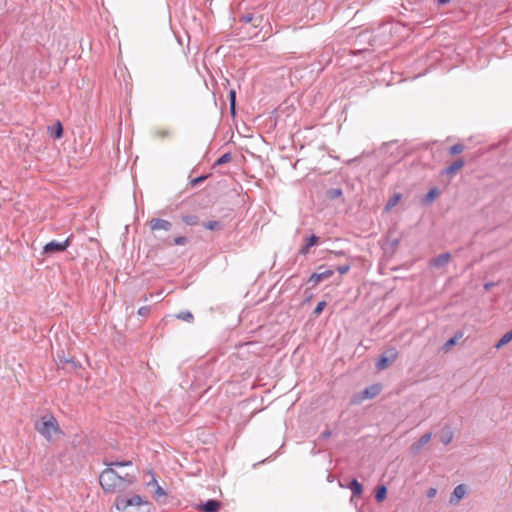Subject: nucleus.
Returning a JSON list of instances; mask_svg holds the SVG:
<instances>
[{
    "instance_id": "obj_21",
    "label": "nucleus",
    "mask_w": 512,
    "mask_h": 512,
    "mask_svg": "<svg viewBox=\"0 0 512 512\" xmlns=\"http://www.w3.org/2000/svg\"><path fill=\"white\" fill-rule=\"evenodd\" d=\"M439 194V191L437 188H432L428 191V193L425 195L424 202L425 203H431Z\"/></svg>"
},
{
    "instance_id": "obj_14",
    "label": "nucleus",
    "mask_w": 512,
    "mask_h": 512,
    "mask_svg": "<svg viewBox=\"0 0 512 512\" xmlns=\"http://www.w3.org/2000/svg\"><path fill=\"white\" fill-rule=\"evenodd\" d=\"M453 437H454V432L452 431V429L449 426L443 427V429L441 430V433H440V441L444 445H448L453 440Z\"/></svg>"
},
{
    "instance_id": "obj_19",
    "label": "nucleus",
    "mask_w": 512,
    "mask_h": 512,
    "mask_svg": "<svg viewBox=\"0 0 512 512\" xmlns=\"http://www.w3.org/2000/svg\"><path fill=\"white\" fill-rule=\"evenodd\" d=\"M131 506V501L126 497L118 496L115 501V507L119 511H125L128 507Z\"/></svg>"
},
{
    "instance_id": "obj_15",
    "label": "nucleus",
    "mask_w": 512,
    "mask_h": 512,
    "mask_svg": "<svg viewBox=\"0 0 512 512\" xmlns=\"http://www.w3.org/2000/svg\"><path fill=\"white\" fill-rule=\"evenodd\" d=\"M351 492L353 497H360L363 492L362 484L355 478H353L347 486Z\"/></svg>"
},
{
    "instance_id": "obj_45",
    "label": "nucleus",
    "mask_w": 512,
    "mask_h": 512,
    "mask_svg": "<svg viewBox=\"0 0 512 512\" xmlns=\"http://www.w3.org/2000/svg\"><path fill=\"white\" fill-rule=\"evenodd\" d=\"M161 136H162V137H168V136H170V132H169V131H167V130H166V131H163V132L161 133Z\"/></svg>"
},
{
    "instance_id": "obj_18",
    "label": "nucleus",
    "mask_w": 512,
    "mask_h": 512,
    "mask_svg": "<svg viewBox=\"0 0 512 512\" xmlns=\"http://www.w3.org/2000/svg\"><path fill=\"white\" fill-rule=\"evenodd\" d=\"M49 135L54 139H60L63 136V127L60 121H57L54 126L48 128Z\"/></svg>"
},
{
    "instance_id": "obj_7",
    "label": "nucleus",
    "mask_w": 512,
    "mask_h": 512,
    "mask_svg": "<svg viewBox=\"0 0 512 512\" xmlns=\"http://www.w3.org/2000/svg\"><path fill=\"white\" fill-rule=\"evenodd\" d=\"M467 493V488L464 484L457 485L450 497V504H457Z\"/></svg>"
},
{
    "instance_id": "obj_12",
    "label": "nucleus",
    "mask_w": 512,
    "mask_h": 512,
    "mask_svg": "<svg viewBox=\"0 0 512 512\" xmlns=\"http://www.w3.org/2000/svg\"><path fill=\"white\" fill-rule=\"evenodd\" d=\"M334 271L332 269H326L320 273H313L309 278V282H313L314 284L319 283L320 281L326 280L333 275Z\"/></svg>"
},
{
    "instance_id": "obj_6",
    "label": "nucleus",
    "mask_w": 512,
    "mask_h": 512,
    "mask_svg": "<svg viewBox=\"0 0 512 512\" xmlns=\"http://www.w3.org/2000/svg\"><path fill=\"white\" fill-rule=\"evenodd\" d=\"M432 433L428 432L423 434L416 442L411 445V452L418 454L421 449L431 440Z\"/></svg>"
},
{
    "instance_id": "obj_13",
    "label": "nucleus",
    "mask_w": 512,
    "mask_h": 512,
    "mask_svg": "<svg viewBox=\"0 0 512 512\" xmlns=\"http://www.w3.org/2000/svg\"><path fill=\"white\" fill-rule=\"evenodd\" d=\"M319 241V237L312 234L311 236H309L307 239H306V243L304 246L301 247V249L299 250V253L302 254V255H306L309 253V249L316 245Z\"/></svg>"
},
{
    "instance_id": "obj_3",
    "label": "nucleus",
    "mask_w": 512,
    "mask_h": 512,
    "mask_svg": "<svg viewBox=\"0 0 512 512\" xmlns=\"http://www.w3.org/2000/svg\"><path fill=\"white\" fill-rule=\"evenodd\" d=\"M398 357V351L395 347L386 349L378 358L375 366L378 370H384L389 367Z\"/></svg>"
},
{
    "instance_id": "obj_24",
    "label": "nucleus",
    "mask_w": 512,
    "mask_h": 512,
    "mask_svg": "<svg viewBox=\"0 0 512 512\" xmlns=\"http://www.w3.org/2000/svg\"><path fill=\"white\" fill-rule=\"evenodd\" d=\"M232 159V155L231 153H225L223 154L221 157H219L216 162H215V166H220V165H223V164H226L228 162H230Z\"/></svg>"
},
{
    "instance_id": "obj_16",
    "label": "nucleus",
    "mask_w": 512,
    "mask_h": 512,
    "mask_svg": "<svg viewBox=\"0 0 512 512\" xmlns=\"http://www.w3.org/2000/svg\"><path fill=\"white\" fill-rule=\"evenodd\" d=\"M401 198H402L401 193L393 194L387 201V203L384 207V212H386V213L390 212L400 202Z\"/></svg>"
},
{
    "instance_id": "obj_22",
    "label": "nucleus",
    "mask_w": 512,
    "mask_h": 512,
    "mask_svg": "<svg viewBox=\"0 0 512 512\" xmlns=\"http://www.w3.org/2000/svg\"><path fill=\"white\" fill-rule=\"evenodd\" d=\"M182 220L189 226H195L198 224V217L196 215H185L182 217Z\"/></svg>"
},
{
    "instance_id": "obj_47",
    "label": "nucleus",
    "mask_w": 512,
    "mask_h": 512,
    "mask_svg": "<svg viewBox=\"0 0 512 512\" xmlns=\"http://www.w3.org/2000/svg\"><path fill=\"white\" fill-rule=\"evenodd\" d=\"M255 23H259V20H253L251 24L254 26Z\"/></svg>"
},
{
    "instance_id": "obj_35",
    "label": "nucleus",
    "mask_w": 512,
    "mask_h": 512,
    "mask_svg": "<svg viewBox=\"0 0 512 512\" xmlns=\"http://www.w3.org/2000/svg\"><path fill=\"white\" fill-rule=\"evenodd\" d=\"M150 313V307L149 306H142L138 309V314L142 317L148 316Z\"/></svg>"
},
{
    "instance_id": "obj_11",
    "label": "nucleus",
    "mask_w": 512,
    "mask_h": 512,
    "mask_svg": "<svg viewBox=\"0 0 512 512\" xmlns=\"http://www.w3.org/2000/svg\"><path fill=\"white\" fill-rule=\"evenodd\" d=\"M381 392V386L379 384H374L369 387H366L361 392L362 399H372L376 397Z\"/></svg>"
},
{
    "instance_id": "obj_38",
    "label": "nucleus",
    "mask_w": 512,
    "mask_h": 512,
    "mask_svg": "<svg viewBox=\"0 0 512 512\" xmlns=\"http://www.w3.org/2000/svg\"><path fill=\"white\" fill-rule=\"evenodd\" d=\"M508 344V342L503 338V336L500 338V340L497 342V344L495 345V348L496 349H500L501 347H503L504 345Z\"/></svg>"
},
{
    "instance_id": "obj_26",
    "label": "nucleus",
    "mask_w": 512,
    "mask_h": 512,
    "mask_svg": "<svg viewBox=\"0 0 512 512\" xmlns=\"http://www.w3.org/2000/svg\"><path fill=\"white\" fill-rule=\"evenodd\" d=\"M465 147L463 144L457 143L449 148V154L456 155L464 151Z\"/></svg>"
},
{
    "instance_id": "obj_48",
    "label": "nucleus",
    "mask_w": 512,
    "mask_h": 512,
    "mask_svg": "<svg viewBox=\"0 0 512 512\" xmlns=\"http://www.w3.org/2000/svg\"><path fill=\"white\" fill-rule=\"evenodd\" d=\"M394 246L398 244V240H394L393 243H392Z\"/></svg>"
},
{
    "instance_id": "obj_39",
    "label": "nucleus",
    "mask_w": 512,
    "mask_h": 512,
    "mask_svg": "<svg viewBox=\"0 0 512 512\" xmlns=\"http://www.w3.org/2000/svg\"><path fill=\"white\" fill-rule=\"evenodd\" d=\"M503 338L509 343L512 341V329L503 335Z\"/></svg>"
},
{
    "instance_id": "obj_33",
    "label": "nucleus",
    "mask_w": 512,
    "mask_h": 512,
    "mask_svg": "<svg viewBox=\"0 0 512 512\" xmlns=\"http://www.w3.org/2000/svg\"><path fill=\"white\" fill-rule=\"evenodd\" d=\"M154 488H155V490H154V494H155V496H156V497H158V498H159V497H164V496H166V492H165V490H164V489H163L159 484H158V485H156Z\"/></svg>"
},
{
    "instance_id": "obj_8",
    "label": "nucleus",
    "mask_w": 512,
    "mask_h": 512,
    "mask_svg": "<svg viewBox=\"0 0 512 512\" xmlns=\"http://www.w3.org/2000/svg\"><path fill=\"white\" fill-rule=\"evenodd\" d=\"M151 230H165L169 231L172 228L171 222L165 219L154 218L150 221Z\"/></svg>"
},
{
    "instance_id": "obj_29",
    "label": "nucleus",
    "mask_w": 512,
    "mask_h": 512,
    "mask_svg": "<svg viewBox=\"0 0 512 512\" xmlns=\"http://www.w3.org/2000/svg\"><path fill=\"white\" fill-rule=\"evenodd\" d=\"M127 499L131 501V506H139L144 503V500L139 495H134Z\"/></svg>"
},
{
    "instance_id": "obj_44",
    "label": "nucleus",
    "mask_w": 512,
    "mask_h": 512,
    "mask_svg": "<svg viewBox=\"0 0 512 512\" xmlns=\"http://www.w3.org/2000/svg\"><path fill=\"white\" fill-rule=\"evenodd\" d=\"M450 1H451V0H437V3H438L439 5H445V4L449 3Z\"/></svg>"
},
{
    "instance_id": "obj_25",
    "label": "nucleus",
    "mask_w": 512,
    "mask_h": 512,
    "mask_svg": "<svg viewBox=\"0 0 512 512\" xmlns=\"http://www.w3.org/2000/svg\"><path fill=\"white\" fill-rule=\"evenodd\" d=\"M229 101H230V110L232 115L235 114V106H236V92L235 90H230L229 92Z\"/></svg>"
},
{
    "instance_id": "obj_43",
    "label": "nucleus",
    "mask_w": 512,
    "mask_h": 512,
    "mask_svg": "<svg viewBox=\"0 0 512 512\" xmlns=\"http://www.w3.org/2000/svg\"><path fill=\"white\" fill-rule=\"evenodd\" d=\"M493 286H494V283H493V282H489V283H486V284L484 285V288H485V290H489V289H490L491 287H493Z\"/></svg>"
},
{
    "instance_id": "obj_31",
    "label": "nucleus",
    "mask_w": 512,
    "mask_h": 512,
    "mask_svg": "<svg viewBox=\"0 0 512 512\" xmlns=\"http://www.w3.org/2000/svg\"><path fill=\"white\" fill-rule=\"evenodd\" d=\"M188 242V239L185 236H177L173 239L174 245H185Z\"/></svg>"
},
{
    "instance_id": "obj_5",
    "label": "nucleus",
    "mask_w": 512,
    "mask_h": 512,
    "mask_svg": "<svg viewBox=\"0 0 512 512\" xmlns=\"http://www.w3.org/2000/svg\"><path fill=\"white\" fill-rule=\"evenodd\" d=\"M465 165V161L463 158H458L453 163H451L449 166H447L444 170H442V175H447L450 178L454 177L457 172L463 168Z\"/></svg>"
},
{
    "instance_id": "obj_30",
    "label": "nucleus",
    "mask_w": 512,
    "mask_h": 512,
    "mask_svg": "<svg viewBox=\"0 0 512 512\" xmlns=\"http://www.w3.org/2000/svg\"><path fill=\"white\" fill-rule=\"evenodd\" d=\"M326 307V302L325 301H320L317 306L315 307L314 311H313V314L317 317L319 316L323 309Z\"/></svg>"
},
{
    "instance_id": "obj_17",
    "label": "nucleus",
    "mask_w": 512,
    "mask_h": 512,
    "mask_svg": "<svg viewBox=\"0 0 512 512\" xmlns=\"http://www.w3.org/2000/svg\"><path fill=\"white\" fill-rule=\"evenodd\" d=\"M253 20H259V23H255L254 24V27H259L261 26L264 18L262 15H258V16H255L254 14L252 13H247V14H244L241 16L240 18V21L244 22V23H252Z\"/></svg>"
},
{
    "instance_id": "obj_1",
    "label": "nucleus",
    "mask_w": 512,
    "mask_h": 512,
    "mask_svg": "<svg viewBox=\"0 0 512 512\" xmlns=\"http://www.w3.org/2000/svg\"><path fill=\"white\" fill-rule=\"evenodd\" d=\"M108 467L102 471L99 476V483L102 489L107 493L122 492L128 489L136 482L135 471L121 474L113 467H133L130 460L112 461L106 464Z\"/></svg>"
},
{
    "instance_id": "obj_10",
    "label": "nucleus",
    "mask_w": 512,
    "mask_h": 512,
    "mask_svg": "<svg viewBox=\"0 0 512 512\" xmlns=\"http://www.w3.org/2000/svg\"><path fill=\"white\" fill-rule=\"evenodd\" d=\"M198 509L203 512H218L220 509V502L215 499H210L205 503L200 504Z\"/></svg>"
},
{
    "instance_id": "obj_40",
    "label": "nucleus",
    "mask_w": 512,
    "mask_h": 512,
    "mask_svg": "<svg viewBox=\"0 0 512 512\" xmlns=\"http://www.w3.org/2000/svg\"><path fill=\"white\" fill-rule=\"evenodd\" d=\"M456 341H457V340H456V338H455V337L450 338V339L445 343V346H446L447 348H448V347H451V346H453V345H455V344H456Z\"/></svg>"
},
{
    "instance_id": "obj_2",
    "label": "nucleus",
    "mask_w": 512,
    "mask_h": 512,
    "mask_svg": "<svg viewBox=\"0 0 512 512\" xmlns=\"http://www.w3.org/2000/svg\"><path fill=\"white\" fill-rule=\"evenodd\" d=\"M35 429L47 441H51L55 434L61 433V429L56 418L51 414L42 416L40 421L36 422Z\"/></svg>"
},
{
    "instance_id": "obj_34",
    "label": "nucleus",
    "mask_w": 512,
    "mask_h": 512,
    "mask_svg": "<svg viewBox=\"0 0 512 512\" xmlns=\"http://www.w3.org/2000/svg\"><path fill=\"white\" fill-rule=\"evenodd\" d=\"M206 178H207V176H206V175H201V176H199V177H197V178L192 179V180L190 181V184H191V186H192V187H194V186H196V185H198V184L202 183L204 180H206Z\"/></svg>"
},
{
    "instance_id": "obj_20",
    "label": "nucleus",
    "mask_w": 512,
    "mask_h": 512,
    "mask_svg": "<svg viewBox=\"0 0 512 512\" xmlns=\"http://www.w3.org/2000/svg\"><path fill=\"white\" fill-rule=\"evenodd\" d=\"M387 495V488L384 485H380L376 489L375 499L377 502H382Z\"/></svg>"
},
{
    "instance_id": "obj_36",
    "label": "nucleus",
    "mask_w": 512,
    "mask_h": 512,
    "mask_svg": "<svg viewBox=\"0 0 512 512\" xmlns=\"http://www.w3.org/2000/svg\"><path fill=\"white\" fill-rule=\"evenodd\" d=\"M148 474L151 476V480H150V481H148V482L146 483V485H147V486H153V487H155L156 485H158V482H157V480H156V478H155V474H154V472L150 470V471H148Z\"/></svg>"
},
{
    "instance_id": "obj_23",
    "label": "nucleus",
    "mask_w": 512,
    "mask_h": 512,
    "mask_svg": "<svg viewBox=\"0 0 512 512\" xmlns=\"http://www.w3.org/2000/svg\"><path fill=\"white\" fill-rule=\"evenodd\" d=\"M176 317L180 320L186 321V322H192L194 320V316L189 311H182L179 312Z\"/></svg>"
},
{
    "instance_id": "obj_4",
    "label": "nucleus",
    "mask_w": 512,
    "mask_h": 512,
    "mask_svg": "<svg viewBox=\"0 0 512 512\" xmlns=\"http://www.w3.org/2000/svg\"><path fill=\"white\" fill-rule=\"evenodd\" d=\"M69 246H70V237L66 238L62 242H58V241L53 240V241L47 243L43 247V253L47 254V255H51V254H54V253L63 252Z\"/></svg>"
},
{
    "instance_id": "obj_32",
    "label": "nucleus",
    "mask_w": 512,
    "mask_h": 512,
    "mask_svg": "<svg viewBox=\"0 0 512 512\" xmlns=\"http://www.w3.org/2000/svg\"><path fill=\"white\" fill-rule=\"evenodd\" d=\"M59 363L60 364H64V363L70 364L73 369H76L78 367L77 363L74 361L73 358H63V359H60Z\"/></svg>"
},
{
    "instance_id": "obj_27",
    "label": "nucleus",
    "mask_w": 512,
    "mask_h": 512,
    "mask_svg": "<svg viewBox=\"0 0 512 512\" xmlns=\"http://www.w3.org/2000/svg\"><path fill=\"white\" fill-rule=\"evenodd\" d=\"M204 227L208 230H219L222 224L219 221H208L204 223Z\"/></svg>"
},
{
    "instance_id": "obj_41",
    "label": "nucleus",
    "mask_w": 512,
    "mask_h": 512,
    "mask_svg": "<svg viewBox=\"0 0 512 512\" xmlns=\"http://www.w3.org/2000/svg\"><path fill=\"white\" fill-rule=\"evenodd\" d=\"M331 434V431L327 429L321 433V438L328 439L331 436Z\"/></svg>"
},
{
    "instance_id": "obj_42",
    "label": "nucleus",
    "mask_w": 512,
    "mask_h": 512,
    "mask_svg": "<svg viewBox=\"0 0 512 512\" xmlns=\"http://www.w3.org/2000/svg\"><path fill=\"white\" fill-rule=\"evenodd\" d=\"M436 493H437V490H436L435 488H430V489L428 490L427 496H428L429 498H432V497H434V496L436 495Z\"/></svg>"
},
{
    "instance_id": "obj_28",
    "label": "nucleus",
    "mask_w": 512,
    "mask_h": 512,
    "mask_svg": "<svg viewBox=\"0 0 512 512\" xmlns=\"http://www.w3.org/2000/svg\"><path fill=\"white\" fill-rule=\"evenodd\" d=\"M327 194L330 199H336L342 196L343 192L340 188H332L328 190Z\"/></svg>"
},
{
    "instance_id": "obj_9",
    "label": "nucleus",
    "mask_w": 512,
    "mask_h": 512,
    "mask_svg": "<svg viewBox=\"0 0 512 512\" xmlns=\"http://www.w3.org/2000/svg\"><path fill=\"white\" fill-rule=\"evenodd\" d=\"M451 254L449 252L441 253L430 261V265L435 268H441L449 263Z\"/></svg>"
},
{
    "instance_id": "obj_37",
    "label": "nucleus",
    "mask_w": 512,
    "mask_h": 512,
    "mask_svg": "<svg viewBox=\"0 0 512 512\" xmlns=\"http://www.w3.org/2000/svg\"><path fill=\"white\" fill-rule=\"evenodd\" d=\"M350 264L347 263V264H344V265H340L336 268V270L340 273V274H345L347 273L349 270H350Z\"/></svg>"
},
{
    "instance_id": "obj_46",
    "label": "nucleus",
    "mask_w": 512,
    "mask_h": 512,
    "mask_svg": "<svg viewBox=\"0 0 512 512\" xmlns=\"http://www.w3.org/2000/svg\"><path fill=\"white\" fill-rule=\"evenodd\" d=\"M333 254H335V255H337V256H338V255H344V253H343L342 251H340V252H333Z\"/></svg>"
}]
</instances>
